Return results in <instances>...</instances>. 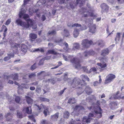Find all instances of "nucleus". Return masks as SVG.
I'll use <instances>...</instances> for the list:
<instances>
[{
  "mask_svg": "<svg viewBox=\"0 0 124 124\" xmlns=\"http://www.w3.org/2000/svg\"><path fill=\"white\" fill-rule=\"evenodd\" d=\"M66 77L64 78V80H66ZM66 80H68L69 85H71L73 88H75L79 84L80 79L78 78H75L74 79H72L68 78Z\"/></svg>",
  "mask_w": 124,
  "mask_h": 124,
  "instance_id": "20e7f679",
  "label": "nucleus"
},
{
  "mask_svg": "<svg viewBox=\"0 0 124 124\" xmlns=\"http://www.w3.org/2000/svg\"><path fill=\"white\" fill-rule=\"evenodd\" d=\"M81 78L82 79L83 81L84 82V80H87L88 81L89 80V79L88 77L84 75H82L81 76Z\"/></svg>",
  "mask_w": 124,
  "mask_h": 124,
  "instance_id": "4be33fe9",
  "label": "nucleus"
},
{
  "mask_svg": "<svg viewBox=\"0 0 124 124\" xmlns=\"http://www.w3.org/2000/svg\"><path fill=\"white\" fill-rule=\"evenodd\" d=\"M109 51L107 48L105 49L102 51L101 55L103 56H105L106 55H108Z\"/></svg>",
  "mask_w": 124,
  "mask_h": 124,
  "instance_id": "aec40b11",
  "label": "nucleus"
},
{
  "mask_svg": "<svg viewBox=\"0 0 124 124\" xmlns=\"http://www.w3.org/2000/svg\"><path fill=\"white\" fill-rule=\"evenodd\" d=\"M26 76L30 78H32L35 76L36 75L35 73H32L29 75H27Z\"/></svg>",
  "mask_w": 124,
  "mask_h": 124,
  "instance_id": "79ce46f5",
  "label": "nucleus"
},
{
  "mask_svg": "<svg viewBox=\"0 0 124 124\" xmlns=\"http://www.w3.org/2000/svg\"><path fill=\"white\" fill-rule=\"evenodd\" d=\"M84 108L82 106L79 105L76 106L74 109V111L72 112V114H73L74 112V111L77 112L79 111L80 110H82Z\"/></svg>",
  "mask_w": 124,
  "mask_h": 124,
  "instance_id": "ddd939ff",
  "label": "nucleus"
},
{
  "mask_svg": "<svg viewBox=\"0 0 124 124\" xmlns=\"http://www.w3.org/2000/svg\"><path fill=\"white\" fill-rule=\"evenodd\" d=\"M98 106H99L98 105ZM94 110L96 114H99L101 115V109L99 106L97 107L96 108H94Z\"/></svg>",
  "mask_w": 124,
  "mask_h": 124,
  "instance_id": "f3484780",
  "label": "nucleus"
},
{
  "mask_svg": "<svg viewBox=\"0 0 124 124\" xmlns=\"http://www.w3.org/2000/svg\"><path fill=\"white\" fill-rule=\"evenodd\" d=\"M97 65V67H98L100 69L105 68L107 65L104 62V63H98Z\"/></svg>",
  "mask_w": 124,
  "mask_h": 124,
  "instance_id": "dca6fc26",
  "label": "nucleus"
},
{
  "mask_svg": "<svg viewBox=\"0 0 124 124\" xmlns=\"http://www.w3.org/2000/svg\"><path fill=\"white\" fill-rule=\"evenodd\" d=\"M81 25L77 23H75L72 24V27H80Z\"/></svg>",
  "mask_w": 124,
  "mask_h": 124,
  "instance_id": "8fccbe9b",
  "label": "nucleus"
},
{
  "mask_svg": "<svg viewBox=\"0 0 124 124\" xmlns=\"http://www.w3.org/2000/svg\"><path fill=\"white\" fill-rule=\"evenodd\" d=\"M98 45L101 46H103L105 45L104 42L102 40H99L97 43Z\"/></svg>",
  "mask_w": 124,
  "mask_h": 124,
  "instance_id": "473e14b6",
  "label": "nucleus"
},
{
  "mask_svg": "<svg viewBox=\"0 0 124 124\" xmlns=\"http://www.w3.org/2000/svg\"><path fill=\"white\" fill-rule=\"evenodd\" d=\"M69 113L67 111H66L64 112L63 117L64 118H67L69 117Z\"/></svg>",
  "mask_w": 124,
  "mask_h": 124,
  "instance_id": "ea45409f",
  "label": "nucleus"
},
{
  "mask_svg": "<svg viewBox=\"0 0 124 124\" xmlns=\"http://www.w3.org/2000/svg\"><path fill=\"white\" fill-rule=\"evenodd\" d=\"M69 124H79L76 122V121H71L70 123Z\"/></svg>",
  "mask_w": 124,
  "mask_h": 124,
  "instance_id": "338daca9",
  "label": "nucleus"
},
{
  "mask_svg": "<svg viewBox=\"0 0 124 124\" xmlns=\"http://www.w3.org/2000/svg\"><path fill=\"white\" fill-rule=\"evenodd\" d=\"M56 33V32L55 31L53 30L51 32L49 31L48 33V34L50 35H53Z\"/></svg>",
  "mask_w": 124,
  "mask_h": 124,
  "instance_id": "864d4df0",
  "label": "nucleus"
},
{
  "mask_svg": "<svg viewBox=\"0 0 124 124\" xmlns=\"http://www.w3.org/2000/svg\"><path fill=\"white\" fill-rule=\"evenodd\" d=\"M59 113H56L54 115H51V119L52 120H57V118L59 116Z\"/></svg>",
  "mask_w": 124,
  "mask_h": 124,
  "instance_id": "6ab92c4d",
  "label": "nucleus"
},
{
  "mask_svg": "<svg viewBox=\"0 0 124 124\" xmlns=\"http://www.w3.org/2000/svg\"><path fill=\"white\" fill-rule=\"evenodd\" d=\"M62 64V63L61 62H59L58 63V65L56 66L55 67L53 68H51V69H56L59 66H60Z\"/></svg>",
  "mask_w": 124,
  "mask_h": 124,
  "instance_id": "603ef678",
  "label": "nucleus"
},
{
  "mask_svg": "<svg viewBox=\"0 0 124 124\" xmlns=\"http://www.w3.org/2000/svg\"><path fill=\"white\" fill-rule=\"evenodd\" d=\"M11 22V19H8L6 21L5 23V25H8Z\"/></svg>",
  "mask_w": 124,
  "mask_h": 124,
  "instance_id": "6e6d98bb",
  "label": "nucleus"
},
{
  "mask_svg": "<svg viewBox=\"0 0 124 124\" xmlns=\"http://www.w3.org/2000/svg\"><path fill=\"white\" fill-rule=\"evenodd\" d=\"M36 90L37 92L38 93H39L41 92V89L40 88H37L36 89Z\"/></svg>",
  "mask_w": 124,
  "mask_h": 124,
  "instance_id": "680f3d73",
  "label": "nucleus"
},
{
  "mask_svg": "<svg viewBox=\"0 0 124 124\" xmlns=\"http://www.w3.org/2000/svg\"><path fill=\"white\" fill-rule=\"evenodd\" d=\"M8 56L4 58V60L7 61L10 59V57H13L14 56V54L13 53H11L8 54Z\"/></svg>",
  "mask_w": 124,
  "mask_h": 124,
  "instance_id": "393cba45",
  "label": "nucleus"
},
{
  "mask_svg": "<svg viewBox=\"0 0 124 124\" xmlns=\"http://www.w3.org/2000/svg\"><path fill=\"white\" fill-rule=\"evenodd\" d=\"M40 100L42 101L48 102L49 101V100L48 99L44 98H40Z\"/></svg>",
  "mask_w": 124,
  "mask_h": 124,
  "instance_id": "37998d69",
  "label": "nucleus"
},
{
  "mask_svg": "<svg viewBox=\"0 0 124 124\" xmlns=\"http://www.w3.org/2000/svg\"><path fill=\"white\" fill-rule=\"evenodd\" d=\"M82 1H83V0H77L76 6L77 5H79V6H82L83 2H82Z\"/></svg>",
  "mask_w": 124,
  "mask_h": 124,
  "instance_id": "7c9ffc66",
  "label": "nucleus"
},
{
  "mask_svg": "<svg viewBox=\"0 0 124 124\" xmlns=\"http://www.w3.org/2000/svg\"><path fill=\"white\" fill-rule=\"evenodd\" d=\"M51 58V56H49L46 57L44 58H43V59H42L39 62V65H40L43 64V62H42V61L43 60H48L50 59Z\"/></svg>",
  "mask_w": 124,
  "mask_h": 124,
  "instance_id": "a878e982",
  "label": "nucleus"
},
{
  "mask_svg": "<svg viewBox=\"0 0 124 124\" xmlns=\"http://www.w3.org/2000/svg\"><path fill=\"white\" fill-rule=\"evenodd\" d=\"M92 43V41H89L87 39H85L82 41L81 44L84 47L87 48Z\"/></svg>",
  "mask_w": 124,
  "mask_h": 124,
  "instance_id": "6e6552de",
  "label": "nucleus"
},
{
  "mask_svg": "<svg viewBox=\"0 0 124 124\" xmlns=\"http://www.w3.org/2000/svg\"><path fill=\"white\" fill-rule=\"evenodd\" d=\"M75 102V101L74 98H71L69 99L68 100V103L70 104L74 103Z\"/></svg>",
  "mask_w": 124,
  "mask_h": 124,
  "instance_id": "c9c22d12",
  "label": "nucleus"
},
{
  "mask_svg": "<svg viewBox=\"0 0 124 124\" xmlns=\"http://www.w3.org/2000/svg\"><path fill=\"white\" fill-rule=\"evenodd\" d=\"M94 116V115L92 114H89L88 117L84 116L82 119V121L83 122H85L87 123H89L90 122V121L92 119L91 117H93Z\"/></svg>",
  "mask_w": 124,
  "mask_h": 124,
  "instance_id": "423d86ee",
  "label": "nucleus"
},
{
  "mask_svg": "<svg viewBox=\"0 0 124 124\" xmlns=\"http://www.w3.org/2000/svg\"><path fill=\"white\" fill-rule=\"evenodd\" d=\"M57 53L54 50H48L46 54L47 55L51 54H56Z\"/></svg>",
  "mask_w": 124,
  "mask_h": 124,
  "instance_id": "c85d7f7f",
  "label": "nucleus"
},
{
  "mask_svg": "<svg viewBox=\"0 0 124 124\" xmlns=\"http://www.w3.org/2000/svg\"><path fill=\"white\" fill-rule=\"evenodd\" d=\"M1 29L3 30V29H5V30H4V32H6L7 31L8 29L7 27L5 25H3L1 27Z\"/></svg>",
  "mask_w": 124,
  "mask_h": 124,
  "instance_id": "de8ad7c7",
  "label": "nucleus"
},
{
  "mask_svg": "<svg viewBox=\"0 0 124 124\" xmlns=\"http://www.w3.org/2000/svg\"><path fill=\"white\" fill-rule=\"evenodd\" d=\"M59 3L60 4H62L64 3V0H58Z\"/></svg>",
  "mask_w": 124,
  "mask_h": 124,
  "instance_id": "0e129e2a",
  "label": "nucleus"
},
{
  "mask_svg": "<svg viewBox=\"0 0 124 124\" xmlns=\"http://www.w3.org/2000/svg\"><path fill=\"white\" fill-rule=\"evenodd\" d=\"M116 78L115 76L110 74L107 76L104 82V84H107L110 83Z\"/></svg>",
  "mask_w": 124,
  "mask_h": 124,
  "instance_id": "39448f33",
  "label": "nucleus"
},
{
  "mask_svg": "<svg viewBox=\"0 0 124 124\" xmlns=\"http://www.w3.org/2000/svg\"><path fill=\"white\" fill-rule=\"evenodd\" d=\"M38 84V82H35L30 84V85H36Z\"/></svg>",
  "mask_w": 124,
  "mask_h": 124,
  "instance_id": "774afa93",
  "label": "nucleus"
},
{
  "mask_svg": "<svg viewBox=\"0 0 124 124\" xmlns=\"http://www.w3.org/2000/svg\"><path fill=\"white\" fill-rule=\"evenodd\" d=\"M36 105L38 107L39 109V110L42 109L43 108L45 109L44 112V113L45 116H46L47 115L49 114V112L48 111V108H46V107L45 106L43 105L42 104H41L40 106L37 105Z\"/></svg>",
  "mask_w": 124,
  "mask_h": 124,
  "instance_id": "0eeeda50",
  "label": "nucleus"
},
{
  "mask_svg": "<svg viewBox=\"0 0 124 124\" xmlns=\"http://www.w3.org/2000/svg\"><path fill=\"white\" fill-rule=\"evenodd\" d=\"M120 33H117L116 36V40H117L118 41L120 39Z\"/></svg>",
  "mask_w": 124,
  "mask_h": 124,
  "instance_id": "09e8293b",
  "label": "nucleus"
},
{
  "mask_svg": "<svg viewBox=\"0 0 124 124\" xmlns=\"http://www.w3.org/2000/svg\"><path fill=\"white\" fill-rule=\"evenodd\" d=\"M99 84L97 81H96L93 82V85L94 86H97Z\"/></svg>",
  "mask_w": 124,
  "mask_h": 124,
  "instance_id": "69168bd1",
  "label": "nucleus"
},
{
  "mask_svg": "<svg viewBox=\"0 0 124 124\" xmlns=\"http://www.w3.org/2000/svg\"><path fill=\"white\" fill-rule=\"evenodd\" d=\"M96 26L95 25H94L92 27H91L89 30L90 32L92 33H94L95 32Z\"/></svg>",
  "mask_w": 124,
  "mask_h": 124,
  "instance_id": "2f4dec72",
  "label": "nucleus"
},
{
  "mask_svg": "<svg viewBox=\"0 0 124 124\" xmlns=\"http://www.w3.org/2000/svg\"><path fill=\"white\" fill-rule=\"evenodd\" d=\"M66 89V88H64V89L60 91L58 93V94L60 95H61L64 92L65 90Z\"/></svg>",
  "mask_w": 124,
  "mask_h": 124,
  "instance_id": "4d7b16f0",
  "label": "nucleus"
},
{
  "mask_svg": "<svg viewBox=\"0 0 124 124\" xmlns=\"http://www.w3.org/2000/svg\"><path fill=\"white\" fill-rule=\"evenodd\" d=\"M48 82H50L52 83L53 84H54L55 83V80L54 79H48Z\"/></svg>",
  "mask_w": 124,
  "mask_h": 124,
  "instance_id": "a18cd8bd",
  "label": "nucleus"
},
{
  "mask_svg": "<svg viewBox=\"0 0 124 124\" xmlns=\"http://www.w3.org/2000/svg\"><path fill=\"white\" fill-rule=\"evenodd\" d=\"M13 79L14 80H16L18 79V75L17 74H14L13 76Z\"/></svg>",
  "mask_w": 124,
  "mask_h": 124,
  "instance_id": "5fc2aeb1",
  "label": "nucleus"
},
{
  "mask_svg": "<svg viewBox=\"0 0 124 124\" xmlns=\"http://www.w3.org/2000/svg\"><path fill=\"white\" fill-rule=\"evenodd\" d=\"M34 52H43L44 51V49L42 48H38L34 49Z\"/></svg>",
  "mask_w": 124,
  "mask_h": 124,
  "instance_id": "f704fd0d",
  "label": "nucleus"
},
{
  "mask_svg": "<svg viewBox=\"0 0 124 124\" xmlns=\"http://www.w3.org/2000/svg\"><path fill=\"white\" fill-rule=\"evenodd\" d=\"M62 40H60L59 41H56V42L57 43H59V45H62Z\"/></svg>",
  "mask_w": 124,
  "mask_h": 124,
  "instance_id": "13d9d810",
  "label": "nucleus"
},
{
  "mask_svg": "<svg viewBox=\"0 0 124 124\" xmlns=\"http://www.w3.org/2000/svg\"><path fill=\"white\" fill-rule=\"evenodd\" d=\"M79 34V30L76 28L75 29L73 33V35L75 38H77Z\"/></svg>",
  "mask_w": 124,
  "mask_h": 124,
  "instance_id": "a211bd4d",
  "label": "nucleus"
},
{
  "mask_svg": "<svg viewBox=\"0 0 124 124\" xmlns=\"http://www.w3.org/2000/svg\"><path fill=\"white\" fill-rule=\"evenodd\" d=\"M41 124H52V123L49 122L47 120H45L43 119L42 120Z\"/></svg>",
  "mask_w": 124,
  "mask_h": 124,
  "instance_id": "e433bc0d",
  "label": "nucleus"
},
{
  "mask_svg": "<svg viewBox=\"0 0 124 124\" xmlns=\"http://www.w3.org/2000/svg\"><path fill=\"white\" fill-rule=\"evenodd\" d=\"M101 7L102 9L101 12L102 13L104 12H108V7L106 4L103 3L101 5Z\"/></svg>",
  "mask_w": 124,
  "mask_h": 124,
  "instance_id": "9d476101",
  "label": "nucleus"
},
{
  "mask_svg": "<svg viewBox=\"0 0 124 124\" xmlns=\"http://www.w3.org/2000/svg\"><path fill=\"white\" fill-rule=\"evenodd\" d=\"M26 98L27 99V101L28 104L32 103V100L31 98L28 96H26Z\"/></svg>",
  "mask_w": 124,
  "mask_h": 124,
  "instance_id": "72a5a7b5",
  "label": "nucleus"
},
{
  "mask_svg": "<svg viewBox=\"0 0 124 124\" xmlns=\"http://www.w3.org/2000/svg\"><path fill=\"white\" fill-rule=\"evenodd\" d=\"M94 53L93 50L85 52L83 54L82 57L84 58H86L90 55H93Z\"/></svg>",
  "mask_w": 124,
  "mask_h": 124,
  "instance_id": "9b49d317",
  "label": "nucleus"
},
{
  "mask_svg": "<svg viewBox=\"0 0 124 124\" xmlns=\"http://www.w3.org/2000/svg\"><path fill=\"white\" fill-rule=\"evenodd\" d=\"M21 46V49L22 51L24 53H25L27 51V46L24 44H22L20 46Z\"/></svg>",
  "mask_w": 124,
  "mask_h": 124,
  "instance_id": "4468645a",
  "label": "nucleus"
},
{
  "mask_svg": "<svg viewBox=\"0 0 124 124\" xmlns=\"http://www.w3.org/2000/svg\"><path fill=\"white\" fill-rule=\"evenodd\" d=\"M25 12L24 9L22 8L20 12L19 17L21 18L23 17L27 21V23L22 22L19 19L17 20L16 21V23L17 25L21 26L24 29H26L31 27H32V29L36 28L37 27V25L35 23H34L32 20L29 19V16L27 14H25Z\"/></svg>",
  "mask_w": 124,
  "mask_h": 124,
  "instance_id": "f257e3e1",
  "label": "nucleus"
},
{
  "mask_svg": "<svg viewBox=\"0 0 124 124\" xmlns=\"http://www.w3.org/2000/svg\"><path fill=\"white\" fill-rule=\"evenodd\" d=\"M29 37L31 40L32 41V39H34L37 38V36L35 34L31 33L30 34Z\"/></svg>",
  "mask_w": 124,
  "mask_h": 124,
  "instance_id": "412c9836",
  "label": "nucleus"
},
{
  "mask_svg": "<svg viewBox=\"0 0 124 124\" xmlns=\"http://www.w3.org/2000/svg\"><path fill=\"white\" fill-rule=\"evenodd\" d=\"M63 57L64 60L66 61L70 60L71 62L72 63H74V65L75 68L77 69H79L81 68V66L80 64L79 61L77 58H73L72 56L68 55L65 56L63 55Z\"/></svg>",
  "mask_w": 124,
  "mask_h": 124,
  "instance_id": "f03ea898",
  "label": "nucleus"
},
{
  "mask_svg": "<svg viewBox=\"0 0 124 124\" xmlns=\"http://www.w3.org/2000/svg\"><path fill=\"white\" fill-rule=\"evenodd\" d=\"M62 34L63 36L66 37H68L70 35L68 31L66 29L64 30L62 32Z\"/></svg>",
  "mask_w": 124,
  "mask_h": 124,
  "instance_id": "cd10ccee",
  "label": "nucleus"
},
{
  "mask_svg": "<svg viewBox=\"0 0 124 124\" xmlns=\"http://www.w3.org/2000/svg\"><path fill=\"white\" fill-rule=\"evenodd\" d=\"M15 100L17 103H19L20 100V98L19 96H16L15 98Z\"/></svg>",
  "mask_w": 124,
  "mask_h": 124,
  "instance_id": "3c124183",
  "label": "nucleus"
},
{
  "mask_svg": "<svg viewBox=\"0 0 124 124\" xmlns=\"http://www.w3.org/2000/svg\"><path fill=\"white\" fill-rule=\"evenodd\" d=\"M29 87V85L26 84H22L19 87L20 88H23L25 89L28 88Z\"/></svg>",
  "mask_w": 124,
  "mask_h": 124,
  "instance_id": "c756f323",
  "label": "nucleus"
},
{
  "mask_svg": "<svg viewBox=\"0 0 124 124\" xmlns=\"http://www.w3.org/2000/svg\"><path fill=\"white\" fill-rule=\"evenodd\" d=\"M91 8L89 7L87 8L86 9L82 8L80 10V12L83 17H95V15H94L93 13L91 12Z\"/></svg>",
  "mask_w": 124,
  "mask_h": 124,
  "instance_id": "7ed1b4c3",
  "label": "nucleus"
},
{
  "mask_svg": "<svg viewBox=\"0 0 124 124\" xmlns=\"http://www.w3.org/2000/svg\"><path fill=\"white\" fill-rule=\"evenodd\" d=\"M55 0H47V1H46L45 0H44L42 3L44 4H45L46 3L47 5H50L52 3V2Z\"/></svg>",
  "mask_w": 124,
  "mask_h": 124,
  "instance_id": "b1692460",
  "label": "nucleus"
},
{
  "mask_svg": "<svg viewBox=\"0 0 124 124\" xmlns=\"http://www.w3.org/2000/svg\"><path fill=\"white\" fill-rule=\"evenodd\" d=\"M63 45H64L65 46L64 47V49L66 51H67L69 49L68 45V43L66 42H64Z\"/></svg>",
  "mask_w": 124,
  "mask_h": 124,
  "instance_id": "4c0bfd02",
  "label": "nucleus"
},
{
  "mask_svg": "<svg viewBox=\"0 0 124 124\" xmlns=\"http://www.w3.org/2000/svg\"><path fill=\"white\" fill-rule=\"evenodd\" d=\"M23 112L24 114V116H26V114H30L31 113V109L30 107H27L26 108L23 109Z\"/></svg>",
  "mask_w": 124,
  "mask_h": 124,
  "instance_id": "f8f14e48",
  "label": "nucleus"
},
{
  "mask_svg": "<svg viewBox=\"0 0 124 124\" xmlns=\"http://www.w3.org/2000/svg\"><path fill=\"white\" fill-rule=\"evenodd\" d=\"M119 91H117L116 93L115 94H114L112 95V98H113L115 99H118L119 100L121 99V94L119 95H118V94H119Z\"/></svg>",
  "mask_w": 124,
  "mask_h": 124,
  "instance_id": "2eb2a0df",
  "label": "nucleus"
},
{
  "mask_svg": "<svg viewBox=\"0 0 124 124\" xmlns=\"http://www.w3.org/2000/svg\"><path fill=\"white\" fill-rule=\"evenodd\" d=\"M30 0H24L23 1L24 4L22 6V7L24 6V5L27 4Z\"/></svg>",
  "mask_w": 124,
  "mask_h": 124,
  "instance_id": "052dcab7",
  "label": "nucleus"
},
{
  "mask_svg": "<svg viewBox=\"0 0 124 124\" xmlns=\"http://www.w3.org/2000/svg\"><path fill=\"white\" fill-rule=\"evenodd\" d=\"M36 64H34L33 65L31 66V69L32 70H33L36 68Z\"/></svg>",
  "mask_w": 124,
  "mask_h": 124,
  "instance_id": "bf43d9fd",
  "label": "nucleus"
},
{
  "mask_svg": "<svg viewBox=\"0 0 124 124\" xmlns=\"http://www.w3.org/2000/svg\"><path fill=\"white\" fill-rule=\"evenodd\" d=\"M11 47L14 53H16L18 51V49L20 47L19 45L15 43L11 44Z\"/></svg>",
  "mask_w": 124,
  "mask_h": 124,
  "instance_id": "1a4fd4ad",
  "label": "nucleus"
},
{
  "mask_svg": "<svg viewBox=\"0 0 124 124\" xmlns=\"http://www.w3.org/2000/svg\"><path fill=\"white\" fill-rule=\"evenodd\" d=\"M111 105L112 106V107L110 106V107H111V108L113 109L115 108V107L117 106V104L115 102H113L111 103Z\"/></svg>",
  "mask_w": 124,
  "mask_h": 124,
  "instance_id": "a19ab883",
  "label": "nucleus"
},
{
  "mask_svg": "<svg viewBox=\"0 0 124 124\" xmlns=\"http://www.w3.org/2000/svg\"><path fill=\"white\" fill-rule=\"evenodd\" d=\"M24 116V115H22L21 113L19 111H18L17 112V116L20 118H22L23 116Z\"/></svg>",
  "mask_w": 124,
  "mask_h": 124,
  "instance_id": "c03bdc74",
  "label": "nucleus"
},
{
  "mask_svg": "<svg viewBox=\"0 0 124 124\" xmlns=\"http://www.w3.org/2000/svg\"><path fill=\"white\" fill-rule=\"evenodd\" d=\"M85 91L87 94L88 95L92 93L91 89L89 87H87L85 88Z\"/></svg>",
  "mask_w": 124,
  "mask_h": 124,
  "instance_id": "bb28decb",
  "label": "nucleus"
},
{
  "mask_svg": "<svg viewBox=\"0 0 124 124\" xmlns=\"http://www.w3.org/2000/svg\"><path fill=\"white\" fill-rule=\"evenodd\" d=\"M28 117L31 120L35 122H36V120L34 119V117L33 115L29 116Z\"/></svg>",
  "mask_w": 124,
  "mask_h": 124,
  "instance_id": "49530a36",
  "label": "nucleus"
},
{
  "mask_svg": "<svg viewBox=\"0 0 124 124\" xmlns=\"http://www.w3.org/2000/svg\"><path fill=\"white\" fill-rule=\"evenodd\" d=\"M80 47V45L79 44L75 43L73 44V48L72 49L76 50L78 49Z\"/></svg>",
  "mask_w": 124,
  "mask_h": 124,
  "instance_id": "5701e85b",
  "label": "nucleus"
},
{
  "mask_svg": "<svg viewBox=\"0 0 124 124\" xmlns=\"http://www.w3.org/2000/svg\"><path fill=\"white\" fill-rule=\"evenodd\" d=\"M87 29V27L85 25H84L83 27L81 28L80 30H84Z\"/></svg>",
  "mask_w": 124,
  "mask_h": 124,
  "instance_id": "e2e57ef3",
  "label": "nucleus"
},
{
  "mask_svg": "<svg viewBox=\"0 0 124 124\" xmlns=\"http://www.w3.org/2000/svg\"><path fill=\"white\" fill-rule=\"evenodd\" d=\"M104 57L102 58L101 57H100L99 58V59L101 60L102 61H106L108 59V58L107 57Z\"/></svg>",
  "mask_w": 124,
  "mask_h": 124,
  "instance_id": "58836bf2",
  "label": "nucleus"
}]
</instances>
